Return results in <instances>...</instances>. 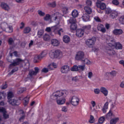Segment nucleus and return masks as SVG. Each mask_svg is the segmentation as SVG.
Listing matches in <instances>:
<instances>
[{"label": "nucleus", "instance_id": "f257e3e1", "mask_svg": "<svg viewBox=\"0 0 124 124\" xmlns=\"http://www.w3.org/2000/svg\"><path fill=\"white\" fill-rule=\"evenodd\" d=\"M68 94V92L66 90L57 91L52 94L51 98L53 100H56L57 103L59 105H62L65 103V99L63 97H66Z\"/></svg>", "mask_w": 124, "mask_h": 124}, {"label": "nucleus", "instance_id": "f03ea898", "mask_svg": "<svg viewBox=\"0 0 124 124\" xmlns=\"http://www.w3.org/2000/svg\"><path fill=\"white\" fill-rule=\"evenodd\" d=\"M29 99H30V96H27L24 99L22 97H19V100H16L15 99L8 100V102L12 106H16L17 105H19L21 103L20 100H23V104L26 106L29 104Z\"/></svg>", "mask_w": 124, "mask_h": 124}, {"label": "nucleus", "instance_id": "7ed1b4c3", "mask_svg": "<svg viewBox=\"0 0 124 124\" xmlns=\"http://www.w3.org/2000/svg\"><path fill=\"white\" fill-rule=\"evenodd\" d=\"M77 61H81L85 64H90L91 61L88 59H85V53L83 51H78L76 56Z\"/></svg>", "mask_w": 124, "mask_h": 124}, {"label": "nucleus", "instance_id": "20e7f679", "mask_svg": "<svg viewBox=\"0 0 124 124\" xmlns=\"http://www.w3.org/2000/svg\"><path fill=\"white\" fill-rule=\"evenodd\" d=\"M107 41L108 42V44H110L109 45V46L115 47V49H117V50H122V49H123V46L121 45V43H116L114 39L112 38H108L107 39Z\"/></svg>", "mask_w": 124, "mask_h": 124}, {"label": "nucleus", "instance_id": "39448f33", "mask_svg": "<svg viewBox=\"0 0 124 124\" xmlns=\"http://www.w3.org/2000/svg\"><path fill=\"white\" fill-rule=\"evenodd\" d=\"M49 56L51 59H57L62 57V52L60 50H56L54 51H50Z\"/></svg>", "mask_w": 124, "mask_h": 124}, {"label": "nucleus", "instance_id": "423d86ee", "mask_svg": "<svg viewBox=\"0 0 124 124\" xmlns=\"http://www.w3.org/2000/svg\"><path fill=\"white\" fill-rule=\"evenodd\" d=\"M70 103L73 106H77L79 104V101H80V99H79V97L77 96H73L70 98Z\"/></svg>", "mask_w": 124, "mask_h": 124}, {"label": "nucleus", "instance_id": "0eeeda50", "mask_svg": "<svg viewBox=\"0 0 124 124\" xmlns=\"http://www.w3.org/2000/svg\"><path fill=\"white\" fill-rule=\"evenodd\" d=\"M59 27H60V26L57 24L56 25L51 28V31H54V32H55V33H56V34L61 35L62 32H63V30H62V29H60L59 28Z\"/></svg>", "mask_w": 124, "mask_h": 124}, {"label": "nucleus", "instance_id": "6e6552de", "mask_svg": "<svg viewBox=\"0 0 124 124\" xmlns=\"http://www.w3.org/2000/svg\"><path fill=\"white\" fill-rule=\"evenodd\" d=\"M47 55V51L45 50L43 51L40 55H35L34 58V62H37L38 60H41L43 58H44Z\"/></svg>", "mask_w": 124, "mask_h": 124}, {"label": "nucleus", "instance_id": "1a4fd4ad", "mask_svg": "<svg viewBox=\"0 0 124 124\" xmlns=\"http://www.w3.org/2000/svg\"><path fill=\"white\" fill-rule=\"evenodd\" d=\"M53 20L55 21L56 25L60 24V21L62 18V15L59 13H56L52 15Z\"/></svg>", "mask_w": 124, "mask_h": 124}, {"label": "nucleus", "instance_id": "9d476101", "mask_svg": "<svg viewBox=\"0 0 124 124\" xmlns=\"http://www.w3.org/2000/svg\"><path fill=\"white\" fill-rule=\"evenodd\" d=\"M95 41H96V39L94 37H92L90 39H87L86 42V44L88 46V47H93V45H94Z\"/></svg>", "mask_w": 124, "mask_h": 124}, {"label": "nucleus", "instance_id": "9b49d317", "mask_svg": "<svg viewBox=\"0 0 124 124\" xmlns=\"http://www.w3.org/2000/svg\"><path fill=\"white\" fill-rule=\"evenodd\" d=\"M23 62V60H22L20 58H17L15 59L14 61V62L11 63L9 65V68H12L13 66H16L17 65H19Z\"/></svg>", "mask_w": 124, "mask_h": 124}, {"label": "nucleus", "instance_id": "f8f14e48", "mask_svg": "<svg viewBox=\"0 0 124 124\" xmlns=\"http://www.w3.org/2000/svg\"><path fill=\"white\" fill-rule=\"evenodd\" d=\"M106 52L109 56H113L116 54V52L114 51V49L112 47H107L106 48Z\"/></svg>", "mask_w": 124, "mask_h": 124}, {"label": "nucleus", "instance_id": "ddd939ff", "mask_svg": "<svg viewBox=\"0 0 124 124\" xmlns=\"http://www.w3.org/2000/svg\"><path fill=\"white\" fill-rule=\"evenodd\" d=\"M0 6L1 8L4 9V10H6V11H9L11 8L10 6H9V5L5 2H2L0 4Z\"/></svg>", "mask_w": 124, "mask_h": 124}, {"label": "nucleus", "instance_id": "4468645a", "mask_svg": "<svg viewBox=\"0 0 124 124\" xmlns=\"http://www.w3.org/2000/svg\"><path fill=\"white\" fill-rule=\"evenodd\" d=\"M61 71L62 73H68V71H69V66L67 65L62 66L61 69Z\"/></svg>", "mask_w": 124, "mask_h": 124}, {"label": "nucleus", "instance_id": "2eb2a0df", "mask_svg": "<svg viewBox=\"0 0 124 124\" xmlns=\"http://www.w3.org/2000/svg\"><path fill=\"white\" fill-rule=\"evenodd\" d=\"M112 33L114 35H121L122 33H124V31L122 29H114L112 31Z\"/></svg>", "mask_w": 124, "mask_h": 124}, {"label": "nucleus", "instance_id": "dca6fc26", "mask_svg": "<svg viewBox=\"0 0 124 124\" xmlns=\"http://www.w3.org/2000/svg\"><path fill=\"white\" fill-rule=\"evenodd\" d=\"M76 35L78 37H82L84 35V30L78 29L76 31Z\"/></svg>", "mask_w": 124, "mask_h": 124}, {"label": "nucleus", "instance_id": "f3484780", "mask_svg": "<svg viewBox=\"0 0 124 124\" xmlns=\"http://www.w3.org/2000/svg\"><path fill=\"white\" fill-rule=\"evenodd\" d=\"M96 6L101 10H104L106 8V5L104 3H96Z\"/></svg>", "mask_w": 124, "mask_h": 124}, {"label": "nucleus", "instance_id": "a211bd4d", "mask_svg": "<svg viewBox=\"0 0 124 124\" xmlns=\"http://www.w3.org/2000/svg\"><path fill=\"white\" fill-rule=\"evenodd\" d=\"M117 17H118V12L112 11L109 15V18L111 19H115V18H117Z\"/></svg>", "mask_w": 124, "mask_h": 124}, {"label": "nucleus", "instance_id": "6ab92c4d", "mask_svg": "<svg viewBox=\"0 0 124 124\" xmlns=\"http://www.w3.org/2000/svg\"><path fill=\"white\" fill-rule=\"evenodd\" d=\"M101 93H102L105 96H107L108 95V90L105 87H101L100 90Z\"/></svg>", "mask_w": 124, "mask_h": 124}, {"label": "nucleus", "instance_id": "aec40b11", "mask_svg": "<svg viewBox=\"0 0 124 124\" xmlns=\"http://www.w3.org/2000/svg\"><path fill=\"white\" fill-rule=\"evenodd\" d=\"M84 10L85 12L88 15L92 14V12H93L92 8L88 6L84 7Z\"/></svg>", "mask_w": 124, "mask_h": 124}, {"label": "nucleus", "instance_id": "412c9836", "mask_svg": "<svg viewBox=\"0 0 124 124\" xmlns=\"http://www.w3.org/2000/svg\"><path fill=\"white\" fill-rule=\"evenodd\" d=\"M35 75H36V74L34 73V71L30 70L27 78H29V79H31V78H32V76Z\"/></svg>", "mask_w": 124, "mask_h": 124}, {"label": "nucleus", "instance_id": "4be33fe9", "mask_svg": "<svg viewBox=\"0 0 124 124\" xmlns=\"http://www.w3.org/2000/svg\"><path fill=\"white\" fill-rule=\"evenodd\" d=\"M51 44L53 46H59L60 42L57 39H53L51 40Z\"/></svg>", "mask_w": 124, "mask_h": 124}, {"label": "nucleus", "instance_id": "5701e85b", "mask_svg": "<svg viewBox=\"0 0 124 124\" xmlns=\"http://www.w3.org/2000/svg\"><path fill=\"white\" fill-rule=\"evenodd\" d=\"M63 41L64 43H69L70 42V37L67 35L63 36Z\"/></svg>", "mask_w": 124, "mask_h": 124}, {"label": "nucleus", "instance_id": "b1692460", "mask_svg": "<svg viewBox=\"0 0 124 124\" xmlns=\"http://www.w3.org/2000/svg\"><path fill=\"white\" fill-rule=\"evenodd\" d=\"M82 18L84 22H88L90 20V16L88 14H84Z\"/></svg>", "mask_w": 124, "mask_h": 124}, {"label": "nucleus", "instance_id": "393cba45", "mask_svg": "<svg viewBox=\"0 0 124 124\" xmlns=\"http://www.w3.org/2000/svg\"><path fill=\"white\" fill-rule=\"evenodd\" d=\"M4 31H6V32H9L10 33H11V32H13V27L11 26H8L6 28Z\"/></svg>", "mask_w": 124, "mask_h": 124}, {"label": "nucleus", "instance_id": "a878e982", "mask_svg": "<svg viewBox=\"0 0 124 124\" xmlns=\"http://www.w3.org/2000/svg\"><path fill=\"white\" fill-rule=\"evenodd\" d=\"M7 27H8V24L7 23L2 22V23H1L0 28L1 29V30H2V31H4L6 29Z\"/></svg>", "mask_w": 124, "mask_h": 124}, {"label": "nucleus", "instance_id": "bb28decb", "mask_svg": "<svg viewBox=\"0 0 124 124\" xmlns=\"http://www.w3.org/2000/svg\"><path fill=\"white\" fill-rule=\"evenodd\" d=\"M78 11H77L76 10H74L72 12V16L73 17V18H76V17H78Z\"/></svg>", "mask_w": 124, "mask_h": 124}, {"label": "nucleus", "instance_id": "cd10ccee", "mask_svg": "<svg viewBox=\"0 0 124 124\" xmlns=\"http://www.w3.org/2000/svg\"><path fill=\"white\" fill-rule=\"evenodd\" d=\"M70 29L72 31H76L77 30V24H76V23L72 24L70 26Z\"/></svg>", "mask_w": 124, "mask_h": 124}, {"label": "nucleus", "instance_id": "c85d7f7f", "mask_svg": "<svg viewBox=\"0 0 124 124\" xmlns=\"http://www.w3.org/2000/svg\"><path fill=\"white\" fill-rule=\"evenodd\" d=\"M86 67L85 65H79L78 66V72H81V71H84L85 70Z\"/></svg>", "mask_w": 124, "mask_h": 124}, {"label": "nucleus", "instance_id": "c756f323", "mask_svg": "<svg viewBox=\"0 0 124 124\" xmlns=\"http://www.w3.org/2000/svg\"><path fill=\"white\" fill-rule=\"evenodd\" d=\"M31 31V28L29 27H25L24 29L23 32L24 33H30Z\"/></svg>", "mask_w": 124, "mask_h": 124}, {"label": "nucleus", "instance_id": "7c9ffc66", "mask_svg": "<svg viewBox=\"0 0 124 124\" xmlns=\"http://www.w3.org/2000/svg\"><path fill=\"white\" fill-rule=\"evenodd\" d=\"M68 21L71 25H72V24H75L77 22L76 18L75 17H71Z\"/></svg>", "mask_w": 124, "mask_h": 124}, {"label": "nucleus", "instance_id": "2f4dec72", "mask_svg": "<svg viewBox=\"0 0 124 124\" xmlns=\"http://www.w3.org/2000/svg\"><path fill=\"white\" fill-rule=\"evenodd\" d=\"M119 121V118H113L110 121V124H117V122Z\"/></svg>", "mask_w": 124, "mask_h": 124}, {"label": "nucleus", "instance_id": "473e14b6", "mask_svg": "<svg viewBox=\"0 0 124 124\" xmlns=\"http://www.w3.org/2000/svg\"><path fill=\"white\" fill-rule=\"evenodd\" d=\"M13 96H14L13 93L11 92H9L7 94L8 100H10V99H11Z\"/></svg>", "mask_w": 124, "mask_h": 124}, {"label": "nucleus", "instance_id": "72a5a7b5", "mask_svg": "<svg viewBox=\"0 0 124 124\" xmlns=\"http://www.w3.org/2000/svg\"><path fill=\"white\" fill-rule=\"evenodd\" d=\"M25 91H27V89L26 88H19L17 91V93L18 94H20V93H23L24 92H25Z\"/></svg>", "mask_w": 124, "mask_h": 124}, {"label": "nucleus", "instance_id": "f704fd0d", "mask_svg": "<svg viewBox=\"0 0 124 124\" xmlns=\"http://www.w3.org/2000/svg\"><path fill=\"white\" fill-rule=\"evenodd\" d=\"M112 10L110 8H106L105 9V14H111V13L112 12Z\"/></svg>", "mask_w": 124, "mask_h": 124}, {"label": "nucleus", "instance_id": "c9c22d12", "mask_svg": "<svg viewBox=\"0 0 124 124\" xmlns=\"http://www.w3.org/2000/svg\"><path fill=\"white\" fill-rule=\"evenodd\" d=\"M71 71H78V66L77 65H74L71 68Z\"/></svg>", "mask_w": 124, "mask_h": 124}, {"label": "nucleus", "instance_id": "e433bc0d", "mask_svg": "<svg viewBox=\"0 0 124 124\" xmlns=\"http://www.w3.org/2000/svg\"><path fill=\"white\" fill-rule=\"evenodd\" d=\"M43 37V39L46 41L50 39V36L48 34H45Z\"/></svg>", "mask_w": 124, "mask_h": 124}, {"label": "nucleus", "instance_id": "4c0bfd02", "mask_svg": "<svg viewBox=\"0 0 124 124\" xmlns=\"http://www.w3.org/2000/svg\"><path fill=\"white\" fill-rule=\"evenodd\" d=\"M104 121H105V117L104 116L101 117L98 120L99 123L102 124H103Z\"/></svg>", "mask_w": 124, "mask_h": 124}, {"label": "nucleus", "instance_id": "58836bf2", "mask_svg": "<svg viewBox=\"0 0 124 124\" xmlns=\"http://www.w3.org/2000/svg\"><path fill=\"white\" fill-rule=\"evenodd\" d=\"M5 99V95L3 93L0 92V100H4Z\"/></svg>", "mask_w": 124, "mask_h": 124}, {"label": "nucleus", "instance_id": "ea45409f", "mask_svg": "<svg viewBox=\"0 0 124 124\" xmlns=\"http://www.w3.org/2000/svg\"><path fill=\"white\" fill-rule=\"evenodd\" d=\"M8 42L9 45H13V44H14V40L12 38H10L8 40Z\"/></svg>", "mask_w": 124, "mask_h": 124}, {"label": "nucleus", "instance_id": "a19ab883", "mask_svg": "<svg viewBox=\"0 0 124 124\" xmlns=\"http://www.w3.org/2000/svg\"><path fill=\"white\" fill-rule=\"evenodd\" d=\"M119 23L122 25L124 24V16H122L119 19Z\"/></svg>", "mask_w": 124, "mask_h": 124}, {"label": "nucleus", "instance_id": "79ce46f5", "mask_svg": "<svg viewBox=\"0 0 124 124\" xmlns=\"http://www.w3.org/2000/svg\"><path fill=\"white\" fill-rule=\"evenodd\" d=\"M109 74L111 77H116V75H117V72L115 71H112L111 72H109Z\"/></svg>", "mask_w": 124, "mask_h": 124}, {"label": "nucleus", "instance_id": "37998d69", "mask_svg": "<svg viewBox=\"0 0 124 124\" xmlns=\"http://www.w3.org/2000/svg\"><path fill=\"white\" fill-rule=\"evenodd\" d=\"M18 69H19L18 67H16L15 68L12 69L11 72H10V73H9L10 75H12V74H13V73H15V72H16V71H18Z\"/></svg>", "mask_w": 124, "mask_h": 124}, {"label": "nucleus", "instance_id": "c03bdc74", "mask_svg": "<svg viewBox=\"0 0 124 124\" xmlns=\"http://www.w3.org/2000/svg\"><path fill=\"white\" fill-rule=\"evenodd\" d=\"M44 20H45V21H49V20H51V16L49 14L46 15V16L44 17Z\"/></svg>", "mask_w": 124, "mask_h": 124}, {"label": "nucleus", "instance_id": "a18cd8bd", "mask_svg": "<svg viewBox=\"0 0 124 124\" xmlns=\"http://www.w3.org/2000/svg\"><path fill=\"white\" fill-rule=\"evenodd\" d=\"M89 122H90L91 124H93L94 122V117H93V116H90V120H89Z\"/></svg>", "mask_w": 124, "mask_h": 124}, {"label": "nucleus", "instance_id": "49530a36", "mask_svg": "<svg viewBox=\"0 0 124 124\" xmlns=\"http://www.w3.org/2000/svg\"><path fill=\"white\" fill-rule=\"evenodd\" d=\"M48 5L50 7H56V3L55 2H53L52 3H49L48 4Z\"/></svg>", "mask_w": 124, "mask_h": 124}, {"label": "nucleus", "instance_id": "de8ad7c7", "mask_svg": "<svg viewBox=\"0 0 124 124\" xmlns=\"http://www.w3.org/2000/svg\"><path fill=\"white\" fill-rule=\"evenodd\" d=\"M38 14H39L40 16H45V13L42 12V11H41V10H38Z\"/></svg>", "mask_w": 124, "mask_h": 124}, {"label": "nucleus", "instance_id": "09e8293b", "mask_svg": "<svg viewBox=\"0 0 124 124\" xmlns=\"http://www.w3.org/2000/svg\"><path fill=\"white\" fill-rule=\"evenodd\" d=\"M112 2L114 5H119L120 4L119 1L117 0H113Z\"/></svg>", "mask_w": 124, "mask_h": 124}, {"label": "nucleus", "instance_id": "8fccbe9b", "mask_svg": "<svg viewBox=\"0 0 124 124\" xmlns=\"http://www.w3.org/2000/svg\"><path fill=\"white\" fill-rule=\"evenodd\" d=\"M93 4V3L92 2V1L90 0H88L86 1V5L89 7V6H91L92 4Z\"/></svg>", "mask_w": 124, "mask_h": 124}, {"label": "nucleus", "instance_id": "3c124183", "mask_svg": "<svg viewBox=\"0 0 124 124\" xmlns=\"http://www.w3.org/2000/svg\"><path fill=\"white\" fill-rule=\"evenodd\" d=\"M91 29H92V26H91V25L86 26L84 27V31H90Z\"/></svg>", "mask_w": 124, "mask_h": 124}, {"label": "nucleus", "instance_id": "603ef678", "mask_svg": "<svg viewBox=\"0 0 124 124\" xmlns=\"http://www.w3.org/2000/svg\"><path fill=\"white\" fill-rule=\"evenodd\" d=\"M94 20L96 22H98V23L101 22V20L100 19V18H99V17L98 16H95L94 17Z\"/></svg>", "mask_w": 124, "mask_h": 124}, {"label": "nucleus", "instance_id": "864d4df0", "mask_svg": "<svg viewBox=\"0 0 124 124\" xmlns=\"http://www.w3.org/2000/svg\"><path fill=\"white\" fill-rule=\"evenodd\" d=\"M43 35V31H38V37L40 38Z\"/></svg>", "mask_w": 124, "mask_h": 124}, {"label": "nucleus", "instance_id": "5fc2aeb1", "mask_svg": "<svg viewBox=\"0 0 124 124\" xmlns=\"http://www.w3.org/2000/svg\"><path fill=\"white\" fill-rule=\"evenodd\" d=\"M3 116L4 119H8V118H9V115L6 114V111L3 113Z\"/></svg>", "mask_w": 124, "mask_h": 124}, {"label": "nucleus", "instance_id": "6e6d98bb", "mask_svg": "<svg viewBox=\"0 0 124 124\" xmlns=\"http://www.w3.org/2000/svg\"><path fill=\"white\" fill-rule=\"evenodd\" d=\"M34 72L35 73V74H36V75L37 73L39 72V68H38V67H35Z\"/></svg>", "mask_w": 124, "mask_h": 124}, {"label": "nucleus", "instance_id": "4d7b16f0", "mask_svg": "<svg viewBox=\"0 0 124 124\" xmlns=\"http://www.w3.org/2000/svg\"><path fill=\"white\" fill-rule=\"evenodd\" d=\"M48 71H49V70L47 68H44L42 70V72H44L45 73H47V72H48Z\"/></svg>", "mask_w": 124, "mask_h": 124}, {"label": "nucleus", "instance_id": "13d9d810", "mask_svg": "<svg viewBox=\"0 0 124 124\" xmlns=\"http://www.w3.org/2000/svg\"><path fill=\"white\" fill-rule=\"evenodd\" d=\"M100 31H101L103 33H105L106 32V29H105V27L104 26L101 29Z\"/></svg>", "mask_w": 124, "mask_h": 124}, {"label": "nucleus", "instance_id": "bf43d9fd", "mask_svg": "<svg viewBox=\"0 0 124 124\" xmlns=\"http://www.w3.org/2000/svg\"><path fill=\"white\" fill-rule=\"evenodd\" d=\"M93 72H89L88 73V78H89V79H91L92 77H93Z\"/></svg>", "mask_w": 124, "mask_h": 124}, {"label": "nucleus", "instance_id": "052dcab7", "mask_svg": "<svg viewBox=\"0 0 124 124\" xmlns=\"http://www.w3.org/2000/svg\"><path fill=\"white\" fill-rule=\"evenodd\" d=\"M94 93H96L97 94H98V93H100V90L99 89H94Z\"/></svg>", "mask_w": 124, "mask_h": 124}, {"label": "nucleus", "instance_id": "680f3d73", "mask_svg": "<svg viewBox=\"0 0 124 124\" xmlns=\"http://www.w3.org/2000/svg\"><path fill=\"white\" fill-rule=\"evenodd\" d=\"M104 26L103 25H99L97 26V30L101 31Z\"/></svg>", "mask_w": 124, "mask_h": 124}, {"label": "nucleus", "instance_id": "e2e57ef3", "mask_svg": "<svg viewBox=\"0 0 124 124\" xmlns=\"http://www.w3.org/2000/svg\"><path fill=\"white\" fill-rule=\"evenodd\" d=\"M108 105H109V103L108 102H107L104 106V108L106 109H108Z\"/></svg>", "mask_w": 124, "mask_h": 124}, {"label": "nucleus", "instance_id": "0e129e2a", "mask_svg": "<svg viewBox=\"0 0 124 124\" xmlns=\"http://www.w3.org/2000/svg\"><path fill=\"white\" fill-rule=\"evenodd\" d=\"M6 103L4 102V100H3V101H1L0 102V106H4V105H6Z\"/></svg>", "mask_w": 124, "mask_h": 124}, {"label": "nucleus", "instance_id": "69168bd1", "mask_svg": "<svg viewBox=\"0 0 124 124\" xmlns=\"http://www.w3.org/2000/svg\"><path fill=\"white\" fill-rule=\"evenodd\" d=\"M62 111V112H67V108H66V107H63Z\"/></svg>", "mask_w": 124, "mask_h": 124}, {"label": "nucleus", "instance_id": "338daca9", "mask_svg": "<svg viewBox=\"0 0 124 124\" xmlns=\"http://www.w3.org/2000/svg\"><path fill=\"white\" fill-rule=\"evenodd\" d=\"M0 112H1V113H3V114L4 113H5V112H6L5 111V109H4V108H0Z\"/></svg>", "mask_w": 124, "mask_h": 124}, {"label": "nucleus", "instance_id": "774afa93", "mask_svg": "<svg viewBox=\"0 0 124 124\" xmlns=\"http://www.w3.org/2000/svg\"><path fill=\"white\" fill-rule=\"evenodd\" d=\"M105 27L107 30H109L110 29V24L107 23L105 24Z\"/></svg>", "mask_w": 124, "mask_h": 124}]
</instances>
